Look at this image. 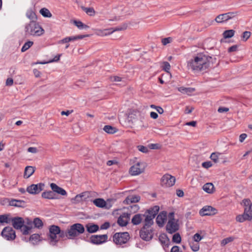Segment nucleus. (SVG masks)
Instances as JSON below:
<instances>
[{
	"label": "nucleus",
	"mask_w": 252,
	"mask_h": 252,
	"mask_svg": "<svg viewBox=\"0 0 252 252\" xmlns=\"http://www.w3.org/2000/svg\"><path fill=\"white\" fill-rule=\"evenodd\" d=\"M9 217V215L7 214L0 215V223H10L11 218H10Z\"/></svg>",
	"instance_id": "72a5a7b5"
},
{
	"label": "nucleus",
	"mask_w": 252,
	"mask_h": 252,
	"mask_svg": "<svg viewBox=\"0 0 252 252\" xmlns=\"http://www.w3.org/2000/svg\"><path fill=\"white\" fill-rule=\"evenodd\" d=\"M95 194V192L94 191H85L76 195L73 199L76 203H79L87 201L89 198L94 196Z\"/></svg>",
	"instance_id": "ddd939ff"
},
{
	"label": "nucleus",
	"mask_w": 252,
	"mask_h": 252,
	"mask_svg": "<svg viewBox=\"0 0 252 252\" xmlns=\"http://www.w3.org/2000/svg\"><path fill=\"white\" fill-rule=\"evenodd\" d=\"M108 239L106 234L94 235L90 237V242L94 244L99 245L105 242Z\"/></svg>",
	"instance_id": "dca6fc26"
},
{
	"label": "nucleus",
	"mask_w": 252,
	"mask_h": 252,
	"mask_svg": "<svg viewBox=\"0 0 252 252\" xmlns=\"http://www.w3.org/2000/svg\"><path fill=\"white\" fill-rule=\"evenodd\" d=\"M234 240V238L233 237H229L223 239L221 241L220 244L222 246H224L229 243L232 242Z\"/></svg>",
	"instance_id": "a18cd8bd"
},
{
	"label": "nucleus",
	"mask_w": 252,
	"mask_h": 252,
	"mask_svg": "<svg viewBox=\"0 0 252 252\" xmlns=\"http://www.w3.org/2000/svg\"><path fill=\"white\" fill-rule=\"evenodd\" d=\"M130 214L128 213H123L118 219L117 223L121 226H126L129 220Z\"/></svg>",
	"instance_id": "aec40b11"
},
{
	"label": "nucleus",
	"mask_w": 252,
	"mask_h": 252,
	"mask_svg": "<svg viewBox=\"0 0 252 252\" xmlns=\"http://www.w3.org/2000/svg\"><path fill=\"white\" fill-rule=\"evenodd\" d=\"M58 234L59 235V238H63V239L66 238L68 239H71L70 238H69V234L68 233V229L66 230V231H65V230H62L60 229V233H59Z\"/></svg>",
	"instance_id": "a19ab883"
},
{
	"label": "nucleus",
	"mask_w": 252,
	"mask_h": 252,
	"mask_svg": "<svg viewBox=\"0 0 252 252\" xmlns=\"http://www.w3.org/2000/svg\"><path fill=\"white\" fill-rule=\"evenodd\" d=\"M35 168L32 166H28L25 167L24 178L28 179L35 172Z\"/></svg>",
	"instance_id": "b1692460"
},
{
	"label": "nucleus",
	"mask_w": 252,
	"mask_h": 252,
	"mask_svg": "<svg viewBox=\"0 0 252 252\" xmlns=\"http://www.w3.org/2000/svg\"><path fill=\"white\" fill-rule=\"evenodd\" d=\"M33 43L32 41H27L23 46V47L21 49V51L22 52H25L28 49H29L33 45Z\"/></svg>",
	"instance_id": "c03bdc74"
},
{
	"label": "nucleus",
	"mask_w": 252,
	"mask_h": 252,
	"mask_svg": "<svg viewBox=\"0 0 252 252\" xmlns=\"http://www.w3.org/2000/svg\"><path fill=\"white\" fill-rule=\"evenodd\" d=\"M81 8L83 11L90 16H92L95 15V12L93 7H85L82 6Z\"/></svg>",
	"instance_id": "4c0bfd02"
},
{
	"label": "nucleus",
	"mask_w": 252,
	"mask_h": 252,
	"mask_svg": "<svg viewBox=\"0 0 252 252\" xmlns=\"http://www.w3.org/2000/svg\"><path fill=\"white\" fill-rule=\"evenodd\" d=\"M33 223L35 227L38 229L41 228L43 225L42 220L38 218H36L33 220Z\"/></svg>",
	"instance_id": "58836bf2"
},
{
	"label": "nucleus",
	"mask_w": 252,
	"mask_h": 252,
	"mask_svg": "<svg viewBox=\"0 0 252 252\" xmlns=\"http://www.w3.org/2000/svg\"><path fill=\"white\" fill-rule=\"evenodd\" d=\"M93 203L97 207L103 208L106 205L105 201L102 198H97L93 200Z\"/></svg>",
	"instance_id": "2f4dec72"
},
{
	"label": "nucleus",
	"mask_w": 252,
	"mask_h": 252,
	"mask_svg": "<svg viewBox=\"0 0 252 252\" xmlns=\"http://www.w3.org/2000/svg\"><path fill=\"white\" fill-rule=\"evenodd\" d=\"M9 206L24 208L25 207V202L21 200L13 199L10 200Z\"/></svg>",
	"instance_id": "393cba45"
},
{
	"label": "nucleus",
	"mask_w": 252,
	"mask_h": 252,
	"mask_svg": "<svg viewBox=\"0 0 252 252\" xmlns=\"http://www.w3.org/2000/svg\"><path fill=\"white\" fill-rule=\"evenodd\" d=\"M177 221L174 219V213H170L168 215V221L166 226L168 233L172 234L179 229V224Z\"/></svg>",
	"instance_id": "423d86ee"
},
{
	"label": "nucleus",
	"mask_w": 252,
	"mask_h": 252,
	"mask_svg": "<svg viewBox=\"0 0 252 252\" xmlns=\"http://www.w3.org/2000/svg\"><path fill=\"white\" fill-rule=\"evenodd\" d=\"M40 13L44 17L50 18L52 15L50 11L46 8H42L40 10Z\"/></svg>",
	"instance_id": "c9c22d12"
},
{
	"label": "nucleus",
	"mask_w": 252,
	"mask_h": 252,
	"mask_svg": "<svg viewBox=\"0 0 252 252\" xmlns=\"http://www.w3.org/2000/svg\"><path fill=\"white\" fill-rule=\"evenodd\" d=\"M44 186V184L42 183L32 184L27 187V191L30 194H38L43 190Z\"/></svg>",
	"instance_id": "f3484780"
},
{
	"label": "nucleus",
	"mask_w": 252,
	"mask_h": 252,
	"mask_svg": "<svg viewBox=\"0 0 252 252\" xmlns=\"http://www.w3.org/2000/svg\"><path fill=\"white\" fill-rule=\"evenodd\" d=\"M213 165V164L212 162L210 161H205L202 163V166L203 167L208 169L211 167H212Z\"/></svg>",
	"instance_id": "6e6d98bb"
},
{
	"label": "nucleus",
	"mask_w": 252,
	"mask_h": 252,
	"mask_svg": "<svg viewBox=\"0 0 252 252\" xmlns=\"http://www.w3.org/2000/svg\"><path fill=\"white\" fill-rule=\"evenodd\" d=\"M161 185L164 187H170L173 186L176 181L175 178L168 174L164 175L161 179Z\"/></svg>",
	"instance_id": "9b49d317"
},
{
	"label": "nucleus",
	"mask_w": 252,
	"mask_h": 252,
	"mask_svg": "<svg viewBox=\"0 0 252 252\" xmlns=\"http://www.w3.org/2000/svg\"><path fill=\"white\" fill-rule=\"evenodd\" d=\"M41 240L40 235L38 234H33L30 238V241H32L33 244H36Z\"/></svg>",
	"instance_id": "f704fd0d"
},
{
	"label": "nucleus",
	"mask_w": 252,
	"mask_h": 252,
	"mask_svg": "<svg viewBox=\"0 0 252 252\" xmlns=\"http://www.w3.org/2000/svg\"><path fill=\"white\" fill-rule=\"evenodd\" d=\"M192 238H193V240L195 242L198 243V242H200L203 238V237L201 236L200 234L196 233L193 236Z\"/></svg>",
	"instance_id": "3c124183"
},
{
	"label": "nucleus",
	"mask_w": 252,
	"mask_h": 252,
	"mask_svg": "<svg viewBox=\"0 0 252 252\" xmlns=\"http://www.w3.org/2000/svg\"><path fill=\"white\" fill-rule=\"evenodd\" d=\"M110 29L97 30L95 33L99 36H106L113 32V31H110Z\"/></svg>",
	"instance_id": "7c9ffc66"
},
{
	"label": "nucleus",
	"mask_w": 252,
	"mask_h": 252,
	"mask_svg": "<svg viewBox=\"0 0 252 252\" xmlns=\"http://www.w3.org/2000/svg\"><path fill=\"white\" fill-rule=\"evenodd\" d=\"M2 236L7 240H13L15 239V231L11 227H5L1 232Z\"/></svg>",
	"instance_id": "4468645a"
},
{
	"label": "nucleus",
	"mask_w": 252,
	"mask_h": 252,
	"mask_svg": "<svg viewBox=\"0 0 252 252\" xmlns=\"http://www.w3.org/2000/svg\"><path fill=\"white\" fill-rule=\"evenodd\" d=\"M159 240L160 241L161 243L165 246V247L168 248L170 244V240L167 237V235L165 234H162L159 236Z\"/></svg>",
	"instance_id": "a878e982"
},
{
	"label": "nucleus",
	"mask_w": 252,
	"mask_h": 252,
	"mask_svg": "<svg viewBox=\"0 0 252 252\" xmlns=\"http://www.w3.org/2000/svg\"><path fill=\"white\" fill-rule=\"evenodd\" d=\"M170 69V64L167 62H164L163 63V69L165 71L167 72H169V70Z\"/></svg>",
	"instance_id": "4d7b16f0"
},
{
	"label": "nucleus",
	"mask_w": 252,
	"mask_h": 252,
	"mask_svg": "<svg viewBox=\"0 0 252 252\" xmlns=\"http://www.w3.org/2000/svg\"><path fill=\"white\" fill-rule=\"evenodd\" d=\"M25 32L26 35L40 36L44 31L36 21H31L25 25Z\"/></svg>",
	"instance_id": "7ed1b4c3"
},
{
	"label": "nucleus",
	"mask_w": 252,
	"mask_h": 252,
	"mask_svg": "<svg viewBox=\"0 0 252 252\" xmlns=\"http://www.w3.org/2000/svg\"><path fill=\"white\" fill-rule=\"evenodd\" d=\"M237 48H238V46L237 45H233L228 49V52H235L237 51Z\"/></svg>",
	"instance_id": "052dcab7"
},
{
	"label": "nucleus",
	"mask_w": 252,
	"mask_h": 252,
	"mask_svg": "<svg viewBox=\"0 0 252 252\" xmlns=\"http://www.w3.org/2000/svg\"><path fill=\"white\" fill-rule=\"evenodd\" d=\"M247 135L245 133L241 134L239 136V141L240 142H243L246 138Z\"/></svg>",
	"instance_id": "69168bd1"
},
{
	"label": "nucleus",
	"mask_w": 252,
	"mask_h": 252,
	"mask_svg": "<svg viewBox=\"0 0 252 252\" xmlns=\"http://www.w3.org/2000/svg\"><path fill=\"white\" fill-rule=\"evenodd\" d=\"M182 240L181 237L179 233H176L173 236L172 242L177 244L181 243Z\"/></svg>",
	"instance_id": "37998d69"
},
{
	"label": "nucleus",
	"mask_w": 252,
	"mask_h": 252,
	"mask_svg": "<svg viewBox=\"0 0 252 252\" xmlns=\"http://www.w3.org/2000/svg\"><path fill=\"white\" fill-rule=\"evenodd\" d=\"M242 203L243 204L245 208H252V203L249 199H244L242 201Z\"/></svg>",
	"instance_id": "09e8293b"
},
{
	"label": "nucleus",
	"mask_w": 252,
	"mask_h": 252,
	"mask_svg": "<svg viewBox=\"0 0 252 252\" xmlns=\"http://www.w3.org/2000/svg\"><path fill=\"white\" fill-rule=\"evenodd\" d=\"M211 57L198 54L188 62L187 67L194 72H206L210 65Z\"/></svg>",
	"instance_id": "f257e3e1"
},
{
	"label": "nucleus",
	"mask_w": 252,
	"mask_h": 252,
	"mask_svg": "<svg viewBox=\"0 0 252 252\" xmlns=\"http://www.w3.org/2000/svg\"><path fill=\"white\" fill-rule=\"evenodd\" d=\"M50 187L54 192H56L62 195H66L67 194L66 191L64 189L59 187L55 183H51Z\"/></svg>",
	"instance_id": "5701e85b"
},
{
	"label": "nucleus",
	"mask_w": 252,
	"mask_h": 252,
	"mask_svg": "<svg viewBox=\"0 0 252 252\" xmlns=\"http://www.w3.org/2000/svg\"><path fill=\"white\" fill-rule=\"evenodd\" d=\"M55 194L53 191H48L42 192V197L48 199H54L57 198L55 197Z\"/></svg>",
	"instance_id": "c756f323"
},
{
	"label": "nucleus",
	"mask_w": 252,
	"mask_h": 252,
	"mask_svg": "<svg viewBox=\"0 0 252 252\" xmlns=\"http://www.w3.org/2000/svg\"><path fill=\"white\" fill-rule=\"evenodd\" d=\"M172 41V38L171 37H168L166 38H163L161 40V42L163 45H166L168 43H170Z\"/></svg>",
	"instance_id": "603ef678"
},
{
	"label": "nucleus",
	"mask_w": 252,
	"mask_h": 252,
	"mask_svg": "<svg viewBox=\"0 0 252 252\" xmlns=\"http://www.w3.org/2000/svg\"><path fill=\"white\" fill-rule=\"evenodd\" d=\"M86 227L87 231L91 233L96 232L99 229V227L97 224L93 223L87 224L86 225Z\"/></svg>",
	"instance_id": "c85d7f7f"
},
{
	"label": "nucleus",
	"mask_w": 252,
	"mask_h": 252,
	"mask_svg": "<svg viewBox=\"0 0 252 252\" xmlns=\"http://www.w3.org/2000/svg\"><path fill=\"white\" fill-rule=\"evenodd\" d=\"M236 220L240 222H243L245 220H252V209L245 208L244 213L242 215H238Z\"/></svg>",
	"instance_id": "f8f14e48"
},
{
	"label": "nucleus",
	"mask_w": 252,
	"mask_h": 252,
	"mask_svg": "<svg viewBox=\"0 0 252 252\" xmlns=\"http://www.w3.org/2000/svg\"><path fill=\"white\" fill-rule=\"evenodd\" d=\"M178 90L183 94L190 95L195 91V89L193 88H185L184 87H181L178 88Z\"/></svg>",
	"instance_id": "bb28decb"
},
{
	"label": "nucleus",
	"mask_w": 252,
	"mask_h": 252,
	"mask_svg": "<svg viewBox=\"0 0 252 252\" xmlns=\"http://www.w3.org/2000/svg\"><path fill=\"white\" fill-rule=\"evenodd\" d=\"M27 17L30 19L31 21H36L37 17L35 12L30 10L27 11L26 13Z\"/></svg>",
	"instance_id": "e433bc0d"
},
{
	"label": "nucleus",
	"mask_w": 252,
	"mask_h": 252,
	"mask_svg": "<svg viewBox=\"0 0 252 252\" xmlns=\"http://www.w3.org/2000/svg\"><path fill=\"white\" fill-rule=\"evenodd\" d=\"M60 232L59 226L55 225H52L49 227V232L48 237L50 239V244L51 245L55 246L59 242L57 234Z\"/></svg>",
	"instance_id": "0eeeda50"
},
{
	"label": "nucleus",
	"mask_w": 252,
	"mask_h": 252,
	"mask_svg": "<svg viewBox=\"0 0 252 252\" xmlns=\"http://www.w3.org/2000/svg\"><path fill=\"white\" fill-rule=\"evenodd\" d=\"M110 226V223L108 222H106L104 223L100 226L101 229H106L108 228Z\"/></svg>",
	"instance_id": "680f3d73"
},
{
	"label": "nucleus",
	"mask_w": 252,
	"mask_h": 252,
	"mask_svg": "<svg viewBox=\"0 0 252 252\" xmlns=\"http://www.w3.org/2000/svg\"><path fill=\"white\" fill-rule=\"evenodd\" d=\"M10 200H9V199L6 198H1L0 199V203L2 205H5L7 204H8V205H9V202H10Z\"/></svg>",
	"instance_id": "13d9d810"
},
{
	"label": "nucleus",
	"mask_w": 252,
	"mask_h": 252,
	"mask_svg": "<svg viewBox=\"0 0 252 252\" xmlns=\"http://www.w3.org/2000/svg\"><path fill=\"white\" fill-rule=\"evenodd\" d=\"M84 231L85 228L84 226L79 223L73 224L68 228V233L69 234V238L71 239H74L80 234L83 233Z\"/></svg>",
	"instance_id": "39448f33"
},
{
	"label": "nucleus",
	"mask_w": 252,
	"mask_h": 252,
	"mask_svg": "<svg viewBox=\"0 0 252 252\" xmlns=\"http://www.w3.org/2000/svg\"><path fill=\"white\" fill-rule=\"evenodd\" d=\"M189 246L193 252L198 251L200 248L199 245L198 243H190Z\"/></svg>",
	"instance_id": "8fccbe9b"
},
{
	"label": "nucleus",
	"mask_w": 252,
	"mask_h": 252,
	"mask_svg": "<svg viewBox=\"0 0 252 252\" xmlns=\"http://www.w3.org/2000/svg\"><path fill=\"white\" fill-rule=\"evenodd\" d=\"M217 210L212 206H204L200 211V214L201 216H211L217 214Z\"/></svg>",
	"instance_id": "6ab92c4d"
},
{
	"label": "nucleus",
	"mask_w": 252,
	"mask_h": 252,
	"mask_svg": "<svg viewBox=\"0 0 252 252\" xmlns=\"http://www.w3.org/2000/svg\"><path fill=\"white\" fill-rule=\"evenodd\" d=\"M74 24L80 29H88L89 27L87 25L84 24L82 22L80 21L74 20L73 21Z\"/></svg>",
	"instance_id": "79ce46f5"
},
{
	"label": "nucleus",
	"mask_w": 252,
	"mask_h": 252,
	"mask_svg": "<svg viewBox=\"0 0 252 252\" xmlns=\"http://www.w3.org/2000/svg\"><path fill=\"white\" fill-rule=\"evenodd\" d=\"M220 155L219 153H213L210 156V158L215 162H218L219 157Z\"/></svg>",
	"instance_id": "de8ad7c7"
},
{
	"label": "nucleus",
	"mask_w": 252,
	"mask_h": 252,
	"mask_svg": "<svg viewBox=\"0 0 252 252\" xmlns=\"http://www.w3.org/2000/svg\"><path fill=\"white\" fill-rule=\"evenodd\" d=\"M229 110V109L226 107H220L218 109V112L220 113H223L227 112Z\"/></svg>",
	"instance_id": "774afa93"
},
{
	"label": "nucleus",
	"mask_w": 252,
	"mask_h": 252,
	"mask_svg": "<svg viewBox=\"0 0 252 252\" xmlns=\"http://www.w3.org/2000/svg\"><path fill=\"white\" fill-rule=\"evenodd\" d=\"M27 150L28 152L33 154H35L38 152L37 148L35 147H29Z\"/></svg>",
	"instance_id": "bf43d9fd"
},
{
	"label": "nucleus",
	"mask_w": 252,
	"mask_h": 252,
	"mask_svg": "<svg viewBox=\"0 0 252 252\" xmlns=\"http://www.w3.org/2000/svg\"><path fill=\"white\" fill-rule=\"evenodd\" d=\"M159 210V208L158 206H155L147 210L144 214H137L132 217L131 223L133 225H138L141 223L144 219V225L150 227L153 224V219L158 213Z\"/></svg>",
	"instance_id": "f03ea898"
},
{
	"label": "nucleus",
	"mask_w": 252,
	"mask_h": 252,
	"mask_svg": "<svg viewBox=\"0 0 252 252\" xmlns=\"http://www.w3.org/2000/svg\"><path fill=\"white\" fill-rule=\"evenodd\" d=\"M89 34H85V35H76V36H70V37H68V38H69V39H70V40H69V42H70V41H74V40H76L77 39H81L84 37H89Z\"/></svg>",
	"instance_id": "49530a36"
},
{
	"label": "nucleus",
	"mask_w": 252,
	"mask_h": 252,
	"mask_svg": "<svg viewBox=\"0 0 252 252\" xmlns=\"http://www.w3.org/2000/svg\"><path fill=\"white\" fill-rule=\"evenodd\" d=\"M144 118L142 116L141 113L136 110L132 111L129 114L128 117V120L129 122H131L132 123H136L138 121L142 122Z\"/></svg>",
	"instance_id": "2eb2a0df"
},
{
	"label": "nucleus",
	"mask_w": 252,
	"mask_h": 252,
	"mask_svg": "<svg viewBox=\"0 0 252 252\" xmlns=\"http://www.w3.org/2000/svg\"><path fill=\"white\" fill-rule=\"evenodd\" d=\"M176 194L178 196L181 197L184 195V191L181 189H177L176 190Z\"/></svg>",
	"instance_id": "338daca9"
},
{
	"label": "nucleus",
	"mask_w": 252,
	"mask_h": 252,
	"mask_svg": "<svg viewBox=\"0 0 252 252\" xmlns=\"http://www.w3.org/2000/svg\"><path fill=\"white\" fill-rule=\"evenodd\" d=\"M203 189L208 193H213L215 188L214 185L211 183H208L204 185Z\"/></svg>",
	"instance_id": "cd10ccee"
},
{
	"label": "nucleus",
	"mask_w": 252,
	"mask_h": 252,
	"mask_svg": "<svg viewBox=\"0 0 252 252\" xmlns=\"http://www.w3.org/2000/svg\"><path fill=\"white\" fill-rule=\"evenodd\" d=\"M103 130L109 134H114L117 132V129L110 125L105 126L103 128Z\"/></svg>",
	"instance_id": "473e14b6"
},
{
	"label": "nucleus",
	"mask_w": 252,
	"mask_h": 252,
	"mask_svg": "<svg viewBox=\"0 0 252 252\" xmlns=\"http://www.w3.org/2000/svg\"><path fill=\"white\" fill-rule=\"evenodd\" d=\"M138 149L141 152L143 153H147L148 152L149 150L147 147L142 146L139 145L137 146Z\"/></svg>",
	"instance_id": "5fc2aeb1"
},
{
	"label": "nucleus",
	"mask_w": 252,
	"mask_h": 252,
	"mask_svg": "<svg viewBox=\"0 0 252 252\" xmlns=\"http://www.w3.org/2000/svg\"><path fill=\"white\" fill-rule=\"evenodd\" d=\"M147 226L144 225L140 231V237L146 241L151 240L153 237L152 232L151 230L147 229Z\"/></svg>",
	"instance_id": "a211bd4d"
},
{
	"label": "nucleus",
	"mask_w": 252,
	"mask_h": 252,
	"mask_svg": "<svg viewBox=\"0 0 252 252\" xmlns=\"http://www.w3.org/2000/svg\"><path fill=\"white\" fill-rule=\"evenodd\" d=\"M129 236L128 232L116 233L113 236V241L117 245L126 244L129 240Z\"/></svg>",
	"instance_id": "6e6552de"
},
{
	"label": "nucleus",
	"mask_w": 252,
	"mask_h": 252,
	"mask_svg": "<svg viewBox=\"0 0 252 252\" xmlns=\"http://www.w3.org/2000/svg\"><path fill=\"white\" fill-rule=\"evenodd\" d=\"M237 15V12H229L221 14L216 17L215 21L218 23L225 22L235 17Z\"/></svg>",
	"instance_id": "9d476101"
},
{
	"label": "nucleus",
	"mask_w": 252,
	"mask_h": 252,
	"mask_svg": "<svg viewBox=\"0 0 252 252\" xmlns=\"http://www.w3.org/2000/svg\"><path fill=\"white\" fill-rule=\"evenodd\" d=\"M140 199V196L137 195H131L128 196L123 201L125 204L138 202Z\"/></svg>",
	"instance_id": "4be33fe9"
},
{
	"label": "nucleus",
	"mask_w": 252,
	"mask_h": 252,
	"mask_svg": "<svg viewBox=\"0 0 252 252\" xmlns=\"http://www.w3.org/2000/svg\"><path fill=\"white\" fill-rule=\"evenodd\" d=\"M13 227L16 229H21L23 234L27 235L32 229V226L24 225V220L21 217H14L11 219Z\"/></svg>",
	"instance_id": "20e7f679"
},
{
	"label": "nucleus",
	"mask_w": 252,
	"mask_h": 252,
	"mask_svg": "<svg viewBox=\"0 0 252 252\" xmlns=\"http://www.w3.org/2000/svg\"><path fill=\"white\" fill-rule=\"evenodd\" d=\"M167 219V213L166 212H160L157 216L156 222L159 227H162Z\"/></svg>",
	"instance_id": "412c9836"
},
{
	"label": "nucleus",
	"mask_w": 252,
	"mask_h": 252,
	"mask_svg": "<svg viewBox=\"0 0 252 252\" xmlns=\"http://www.w3.org/2000/svg\"><path fill=\"white\" fill-rule=\"evenodd\" d=\"M251 34V33L250 32H248V31L244 32H243V35H242V38L243 39V40L245 41L249 39V38L250 37Z\"/></svg>",
	"instance_id": "864d4df0"
},
{
	"label": "nucleus",
	"mask_w": 252,
	"mask_h": 252,
	"mask_svg": "<svg viewBox=\"0 0 252 252\" xmlns=\"http://www.w3.org/2000/svg\"><path fill=\"white\" fill-rule=\"evenodd\" d=\"M145 167V162H138L130 167L129 173L133 176L138 175L144 171Z\"/></svg>",
	"instance_id": "1a4fd4ad"
},
{
	"label": "nucleus",
	"mask_w": 252,
	"mask_h": 252,
	"mask_svg": "<svg viewBox=\"0 0 252 252\" xmlns=\"http://www.w3.org/2000/svg\"><path fill=\"white\" fill-rule=\"evenodd\" d=\"M235 31L233 30H229L225 31L223 33V36L224 38H229L233 36Z\"/></svg>",
	"instance_id": "ea45409f"
},
{
	"label": "nucleus",
	"mask_w": 252,
	"mask_h": 252,
	"mask_svg": "<svg viewBox=\"0 0 252 252\" xmlns=\"http://www.w3.org/2000/svg\"><path fill=\"white\" fill-rule=\"evenodd\" d=\"M171 252H182L180 250V248L177 246H173L171 250Z\"/></svg>",
	"instance_id": "e2e57ef3"
},
{
	"label": "nucleus",
	"mask_w": 252,
	"mask_h": 252,
	"mask_svg": "<svg viewBox=\"0 0 252 252\" xmlns=\"http://www.w3.org/2000/svg\"><path fill=\"white\" fill-rule=\"evenodd\" d=\"M13 84V80L11 78H8L6 81V85L11 86Z\"/></svg>",
	"instance_id": "0e129e2a"
}]
</instances>
